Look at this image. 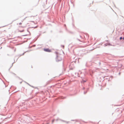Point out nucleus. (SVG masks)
Here are the masks:
<instances>
[{"label":"nucleus","instance_id":"7ed1b4c3","mask_svg":"<svg viewBox=\"0 0 124 124\" xmlns=\"http://www.w3.org/2000/svg\"><path fill=\"white\" fill-rule=\"evenodd\" d=\"M123 39V38L122 37H120V40H121V39Z\"/></svg>","mask_w":124,"mask_h":124},{"label":"nucleus","instance_id":"f257e3e1","mask_svg":"<svg viewBox=\"0 0 124 124\" xmlns=\"http://www.w3.org/2000/svg\"><path fill=\"white\" fill-rule=\"evenodd\" d=\"M46 52H51V50L48 48H44L43 49Z\"/></svg>","mask_w":124,"mask_h":124},{"label":"nucleus","instance_id":"20e7f679","mask_svg":"<svg viewBox=\"0 0 124 124\" xmlns=\"http://www.w3.org/2000/svg\"><path fill=\"white\" fill-rule=\"evenodd\" d=\"M123 39L124 40V37L123 38Z\"/></svg>","mask_w":124,"mask_h":124},{"label":"nucleus","instance_id":"f03ea898","mask_svg":"<svg viewBox=\"0 0 124 124\" xmlns=\"http://www.w3.org/2000/svg\"><path fill=\"white\" fill-rule=\"evenodd\" d=\"M23 21H22V22H20L19 23H17V25H21L22 24H23Z\"/></svg>","mask_w":124,"mask_h":124}]
</instances>
